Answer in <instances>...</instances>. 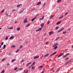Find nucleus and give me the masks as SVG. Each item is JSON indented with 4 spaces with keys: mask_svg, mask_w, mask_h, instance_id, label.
<instances>
[{
    "mask_svg": "<svg viewBox=\"0 0 73 73\" xmlns=\"http://www.w3.org/2000/svg\"><path fill=\"white\" fill-rule=\"evenodd\" d=\"M3 44H4V42H2L1 44V45H3Z\"/></svg>",
    "mask_w": 73,
    "mask_h": 73,
    "instance_id": "37",
    "label": "nucleus"
},
{
    "mask_svg": "<svg viewBox=\"0 0 73 73\" xmlns=\"http://www.w3.org/2000/svg\"><path fill=\"white\" fill-rule=\"evenodd\" d=\"M14 38V36H11L9 38L10 40H12Z\"/></svg>",
    "mask_w": 73,
    "mask_h": 73,
    "instance_id": "13",
    "label": "nucleus"
},
{
    "mask_svg": "<svg viewBox=\"0 0 73 73\" xmlns=\"http://www.w3.org/2000/svg\"><path fill=\"white\" fill-rule=\"evenodd\" d=\"M5 60V58H3V59L2 60V61H4V60Z\"/></svg>",
    "mask_w": 73,
    "mask_h": 73,
    "instance_id": "39",
    "label": "nucleus"
},
{
    "mask_svg": "<svg viewBox=\"0 0 73 73\" xmlns=\"http://www.w3.org/2000/svg\"><path fill=\"white\" fill-rule=\"evenodd\" d=\"M13 27H10V28H8V29H13Z\"/></svg>",
    "mask_w": 73,
    "mask_h": 73,
    "instance_id": "23",
    "label": "nucleus"
},
{
    "mask_svg": "<svg viewBox=\"0 0 73 73\" xmlns=\"http://www.w3.org/2000/svg\"><path fill=\"white\" fill-rule=\"evenodd\" d=\"M64 28H62L60 30H59L58 31V33H59L60 32H61V31H63V30H64Z\"/></svg>",
    "mask_w": 73,
    "mask_h": 73,
    "instance_id": "2",
    "label": "nucleus"
},
{
    "mask_svg": "<svg viewBox=\"0 0 73 73\" xmlns=\"http://www.w3.org/2000/svg\"><path fill=\"white\" fill-rule=\"evenodd\" d=\"M4 11V9H3L1 11V13H3Z\"/></svg>",
    "mask_w": 73,
    "mask_h": 73,
    "instance_id": "43",
    "label": "nucleus"
},
{
    "mask_svg": "<svg viewBox=\"0 0 73 73\" xmlns=\"http://www.w3.org/2000/svg\"><path fill=\"white\" fill-rule=\"evenodd\" d=\"M9 55H11V53H9Z\"/></svg>",
    "mask_w": 73,
    "mask_h": 73,
    "instance_id": "61",
    "label": "nucleus"
},
{
    "mask_svg": "<svg viewBox=\"0 0 73 73\" xmlns=\"http://www.w3.org/2000/svg\"><path fill=\"white\" fill-rule=\"evenodd\" d=\"M53 69H54V68H52V69H51V70H50V71H52V70H53Z\"/></svg>",
    "mask_w": 73,
    "mask_h": 73,
    "instance_id": "55",
    "label": "nucleus"
},
{
    "mask_svg": "<svg viewBox=\"0 0 73 73\" xmlns=\"http://www.w3.org/2000/svg\"><path fill=\"white\" fill-rule=\"evenodd\" d=\"M31 68V66H30L29 67V69H30Z\"/></svg>",
    "mask_w": 73,
    "mask_h": 73,
    "instance_id": "58",
    "label": "nucleus"
},
{
    "mask_svg": "<svg viewBox=\"0 0 73 73\" xmlns=\"http://www.w3.org/2000/svg\"><path fill=\"white\" fill-rule=\"evenodd\" d=\"M61 23V21H59L58 22L56 23V25H59V24H60V23Z\"/></svg>",
    "mask_w": 73,
    "mask_h": 73,
    "instance_id": "11",
    "label": "nucleus"
},
{
    "mask_svg": "<svg viewBox=\"0 0 73 73\" xmlns=\"http://www.w3.org/2000/svg\"><path fill=\"white\" fill-rule=\"evenodd\" d=\"M49 22H50L49 21H48L47 23V25H48V24H49Z\"/></svg>",
    "mask_w": 73,
    "mask_h": 73,
    "instance_id": "48",
    "label": "nucleus"
},
{
    "mask_svg": "<svg viewBox=\"0 0 73 73\" xmlns=\"http://www.w3.org/2000/svg\"><path fill=\"white\" fill-rule=\"evenodd\" d=\"M68 13V12H67L66 13H65L64 14V15H67V14Z\"/></svg>",
    "mask_w": 73,
    "mask_h": 73,
    "instance_id": "56",
    "label": "nucleus"
},
{
    "mask_svg": "<svg viewBox=\"0 0 73 73\" xmlns=\"http://www.w3.org/2000/svg\"><path fill=\"white\" fill-rule=\"evenodd\" d=\"M57 48H58V46H55L54 47V49H57Z\"/></svg>",
    "mask_w": 73,
    "mask_h": 73,
    "instance_id": "29",
    "label": "nucleus"
},
{
    "mask_svg": "<svg viewBox=\"0 0 73 73\" xmlns=\"http://www.w3.org/2000/svg\"><path fill=\"white\" fill-rule=\"evenodd\" d=\"M64 17V15H62L59 18V19H62V18H63V17Z\"/></svg>",
    "mask_w": 73,
    "mask_h": 73,
    "instance_id": "15",
    "label": "nucleus"
},
{
    "mask_svg": "<svg viewBox=\"0 0 73 73\" xmlns=\"http://www.w3.org/2000/svg\"><path fill=\"white\" fill-rule=\"evenodd\" d=\"M19 70H17L16 71V72H18V71H19Z\"/></svg>",
    "mask_w": 73,
    "mask_h": 73,
    "instance_id": "63",
    "label": "nucleus"
},
{
    "mask_svg": "<svg viewBox=\"0 0 73 73\" xmlns=\"http://www.w3.org/2000/svg\"><path fill=\"white\" fill-rule=\"evenodd\" d=\"M22 69H23V68H21L19 69H18V70H22Z\"/></svg>",
    "mask_w": 73,
    "mask_h": 73,
    "instance_id": "49",
    "label": "nucleus"
},
{
    "mask_svg": "<svg viewBox=\"0 0 73 73\" xmlns=\"http://www.w3.org/2000/svg\"><path fill=\"white\" fill-rule=\"evenodd\" d=\"M24 60H23L20 61V62H24Z\"/></svg>",
    "mask_w": 73,
    "mask_h": 73,
    "instance_id": "34",
    "label": "nucleus"
},
{
    "mask_svg": "<svg viewBox=\"0 0 73 73\" xmlns=\"http://www.w3.org/2000/svg\"><path fill=\"white\" fill-rule=\"evenodd\" d=\"M56 53H57V52H54L52 54L50 55V57H52V56H53V55H54V54H56Z\"/></svg>",
    "mask_w": 73,
    "mask_h": 73,
    "instance_id": "7",
    "label": "nucleus"
},
{
    "mask_svg": "<svg viewBox=\"0 0 73 73\" xmlns=\"http://www.w3.org/2000/svg\"><path fill=\"white\" fill-rule=\"evenodd\" d=\"M63 54H64V53H61L57 56V58H59V57H60L62 56Z\"/></svg>",
    "mask_w": 73,
    "mask_h": 73,
    "instance_id": "1",
    "label": "nucleus"
},
{
    "mask_svg": "<svg viewBox=\"0 0 73 73\" xmlns=\"http://www.w3.org/2000/svg\"><path fill=\"white\" fill-rule=\"evenodd\" d=\"M21 48H23V46H21L19 47V49H21Z\"/></svg>",
    "mask_w": 73,
    "mask_h": 73,
    "instance_id": "36",
    "label": "nucleus"
},
{
    "mask_svg": "<svg viewBox=\"0 0 73 73\" xmlns=\"http://www.w3.org/2000/svg\"><path fill=\"white\" fill-rule=\"evenodd\" d=\"M58 43H56L54 45H53L52 46L53 47H54V46H57V45H58Z\"/></svg>",
    "mask_w": 73,
    "mask_h": 73,
    "instance_id": "4",
    "label": "nucleus"
},
{
    "mask_svg": "<svg viewBox=\"0 0 73 73\" xmlns=\"http://www.w3.org/2000/svg\"><path fill=\"white\" fill-rule=\"evenodd\" d=\"M29 26V24H28L27 25H26V27H28Z\"/></svg>",
    "mask_w": 73,
    "mask_h": 73,
    "instance_id": "42",
    "label": "nucleus"
},
{
    "mask_svg": "<svg viewBox=\"0 0 73 73\" xmlns=\"http://www.w3.org/2000/svg\"><path fill=\"white\" fill-rule=\"evenodd\" d=\"M66 33V31H65L64 32H63V34H65Z\"/></svg>",
    "mask_w": 73,
    "mask_h": 73,
    "instance_id": "26",
    "label": "nucleus"
},
{
    "mask_svg": "<svg viewBox=\"0 0 73 73\" xmlns=\"http://www.w3.org/2000/svg\"><path fill=\"white\" fill-rule=\"evenodd\" d=\"M8 39V36H6V38H5V40H7Z\"/></svg>",
    "mask_w": 73,
    "mask_h": 73,
    "instance_id": "32",
    "label": "nucleus"
},
{
    "mask_svg": "<svg viewBox=\"0 0 73 73\" xmlns=\"http://www.w3.org/2000/svg\"><path fill=\"white\" fill-rule=\"evenodd\" d=\"M16 61V60L15 59H13L12 60H11V62H14V61Z\"/></svg>",
    "mask_w": 73,
    "mask_h": 73,
    "instance_id": "25",
    "label": "nucleus"
},
{
    "mask_svg": "<svg viewBox=\"0 0 73 73\" xmlns=\"http://www.w3.org/2000/svg\"><path fill=\"white\" fill-rule=\"evenodd\" d=\"M17 68H15L14 69V70H17Z\"/></svg>",
    "mask_w": 73,
    "mask_h": 73,
    "instance_id": "44",
    "label": "nucleus"
},
{
    "mask_svg": "<svg viewBox=\"0 0 73 73\" xmlns=\"http://www.w3.org/2000/svg\"><path fill=\"white\" fill-rule=\"evenodd\" d=\"M44 18V16H43V17H42V19H43Z\"/></svg>",
    "mask_w": 73,
    "mask_h": 73,
    "instance_id": "54",
    "label": "nucleus"
},
{
    "mask_svg": "<svg viewBox=\"0 0 73 73\" xmlns=\"http://www.w3.org/2000/svg\"><path fill=\"white\" fill-rule=\"evenodd\" d=\"M21 5V4L18 5H17V8H19V7H20Z\"/></svg>",
    "mask_w": 73,
    "mask_h": 73,
    "instance_id": "20",
    "label": "nucleus"
},
{
    "mask_svg": "<svg viewBox=\"0 0 73 73\" xmlns=\"http://www.w3.org/2000/svg\"><path fill=\"white\" fill-rule=\"evenodd\" d=\"M41 4V2L39 1L38 3L36 4V5H40Z\"/></svg>",
    "mask_w": 73,
    "mask_h": 73,
    "instance_id": "10",
    "label": "nucleus"
},
{
    "mask_svg": "<svg viewBox=\"0 0 73 73\" xmlns=\"http://www.w3.org/2000/svg\"><path fill=\"white\" fill-rule=\"evenodd\" d=\"M28 70L27 69V72H26V71L25 70L24 71V73H28Z\"/></svg>",
    "mask_w": 73,
    "mask_h": 73,
    "instance_id": "14",
    "label": "nucleus"
},
{
    "mask_svg": "<svg viewBox=\"0 0 73 73\" xmlns=\"http://www.w3.org/2000/svg\"><path fill=\"white\" fill-rule=\"evenodd\" d=\"M70 54L69 53H67V54H66L65 55L63 56L62 57L64 58H65V57H66V56H67L68 55V54Z\"/></svg>",
    "mask_w": 73,
    "mask_h": 73,
    "instance_id": "5",
    "label": "nucleus"
},
{
    "mask_svg": "<svg viewBox=\"0 0 73 73\" xmlns=\"http://www.w3.org/2000/svg\"><path fill=\"white\" fill-rule=\"evenodd\" d=\"M5 47H6V45L5 44L3 45V49H4L5 48Z\"/></svg>",
    "mask_w": 73,
    "mask_h": 73,
    "instance_id": "28",
    "label": "nucleus"
},
{
    "mask_svg": "<svg viewBox=\"0 0 73 73\" xmlns=\"http://www.w3.org/2000/svg\"><path fill=\"white\" fill-rule=\"evenodd\" d=\"M43 20L42 19V18H40L39 20Z\"/></svg>",
    "mask_w": 73,
    "mask_h": 73,
    "instance_id": "57",
    "label": "nucleus"
},
{
    "mask_svg": "<svg viewBox=\"0 0 73 73\" xmlns=\"http://www.w3.org/2000/svg\"><path fill=\"white\" fill-rule=\"evenodd\" d=\"M43 67V66H38L39 68H42Z\"/></svg>",
    "mask_w": 73,
    "mask_h": 73,
    "instance_id": "24",
    "label": "nucleus"
},
{
    "mask_svg": "<svg viewBox=\"0 0 73 73\" xmlns=\"http://www.w3.org/2000/svg\"><path fill=\"white\" fill-rule=\"evenodd\" d=\"M5 15H6V16H8V14L7 13L5 14Z\"/></svg>",
    "mask_w": 73,
    "mask_h": 73,
    "instance_id": "50",
    "label": "nucleus"
},
{
    "mask_svg": "<svg viewBox=\"0 0 73 73\" xmlns=\"http://www.w3.org/2000/svg\"><path fill=\"white\" fill-rule=\"evenodd\" d=\"M72 62L71 61V60H69L68 61H67L66 63L65 64V65H66V64H69V63H70V62Z\"/></svg>",
    "mask_w": 73,
    "mask_h": 73,
    "instance_id": "3",
    "label": "nucleus"
},
{
    "mask_svg": "<svg viewBox=\"0 0 73 73\" xmlns=\"http://www.w3.org/2000/svg\"><path fill=\"white\" fill-rule=\"evenodd\" d=\"M17 22V21H15V23H16Z\"/></svg>",
    "mask_w": 73,
    "mask_h": 73,
    "instance_id": "62",
    "label": "nucleus"
},
{
    "mask_svg": "<svg viewBox=\"0 0 73 73\" xmlns=\"http://www.w3.org/2000/svg\"><path fill=\"white\" fill-rule=\"evenodd\" d=\"M19 49H18V50L16 51V53H17V52H19Z\"/></svg>",
    "mask_w": 73,
    "mask_h": 73,
    "instance_id": "41",
    "label": "nucleus"
},
{
    "mask_svg": "<svg viewBox=\"0 0 73 73\" xmlns=\"http://www.w3.org/2000/svg\"><path fill=\"white\" fill-rule=\"evenodd\" d=\"M17 30L18 31H19L20 30V28H18L17 29Z\"/></svg>",
    "mask_w": 73,
    "mask_h": 73,
    "instance_id": "31",
    "label": "nucleus"
},
{
    "mask_svg": "<svg viewBox=\"0 0 73 73\" xmlns=\"http://www.w3.org/2000/svg\"><path fill=\"white\" fill-rule=\"evenodd\" d=\"M59 38V37H57L55 39L56 41H57Z\"/></svg>",
    "mask_w": 73,
    "mask_h": 73,
    "instance_id": "33",
    "label": "nucleus"
},
{
    "mask_svg": "<svg viewBox=\"0 0 73 73\" xmlns=\"http://www.w3.org/2000/svg\"><path fill=\"white\" fill-rule=\"evenodd\" d=\"M16 46L15 45H13L12 46V47H13V48H15Z\"/></svg>",
    "mask_w": 73,
    "mask_h": 73,
    "instance_id": "40",
    "label": "nucleus"
},
{
    "mask_svg": "<svg viewBox=\"0 0 73 73\" xmlns=\"http://www.w3.org/2000/svg\"><path fill=\"white\" fill-rule=\"evenodd\" d=\"M23 23H28V21H27V18H26L24 21Z\"/></svg>",
    "mask_w": 73,
    "mask_h": 73,
    "instance_id": "8",
    "label": "nucleus"
},
{
    "mask_svg": "<svg viewBox=\"0 0 73 73\" xmlns=\"http://www.w3.org/2000/svg\"><path fill=\"white\" fill-rule=\"evenodd\" d=\"M25 9V8L23 9L21 11V12H20L19 13H22V12H23V11H24Z\"/></svg>",
    "mask_w": 73,
    "mask_h": 73,
    "instance_id": "16",
    "label": "nucleus"
},
{
    "mask_svg": "<svg viewBox=\"0 0 73 73\" xmlns=\"http://www.w3.org/2000/svg\"><path fill=\"white\" fill-rule=\"evenodd\" d=\"M72 48H73V45L72 46Z\"/></svg>",
    "mask_w": 73,
    "mask_h": 73,
    "instance_id": "64",
    "label": "nucleus"
},
{
    "mask_svg": "<svg viewBox=\"0 0 73 73\" xmlns=\"http://www.w3.org/2000/svg\"><path fill=\"white\" fill-rule=\"evenodd\" d=\"M35 8L34 9L32 10V11H34V10H35Z\"/></svg>",
    "mask_w": 73,
    "mask_h": 73,
    "instance_id": "60",
    "label": "nucleus"
},
{
    "mask_svg": "<svg viewBox=\"0 0 73 73\" xmlns=\"http://www.w3.org/2000/svg\"><path fill=\"white\" fill-rule=\"evenodd\" d=\"M31 69L34 70H35V67H32Z\"/></svg>",
    "mask_w": 73,
    "mask_h": 73,
    "instance_id": "27",
    "label": "nucleus"
},
{
    "mask_svg": "<svg viewBox=\"0 0 73 73\" xmlns=\"http://www.w3.org/2000/svg\"><path fill=\"white\" fill-rule=\"evenodd\" d=\"M58 27H56V28L55 29H58Z\"/></svg>",
    "mask_w": 73,
    "mask_h": 73,
    "instance_id": "51",
    "label": "nucleus"
},
{
    "mask_svg": "<svg viewBox=\"0 0 73 73\" xmlns=\"http://www.w3.org/2000/svg\"><path fill=\"white\" fill-rule=\"evenodd\" d=\"M48 55H49V54H46L44 55V57H47Z\"/></svg>",
    "mask_w": 73,
    "mask_h": 73,
    "instance_id": "18",
    "label": "nucleus"
},
{
    "mask_svg": "<svg viewBox=\"0 0 73 73\" xmlns=\"http://www.w3.org/2000/svg\"><path fill=\"white\" fill-rule=\"evenodd\" d=\"M62 0H58L57 1V3H59V2H60V1H61Z\"/></svg>",
    "mask_w": 73,
    "mask_h": 73,
    "instance_id": "35",
    "label": "nucleus"
},
{
    "mask_svg": "<svg viewBox=\"0 0 73 73\" xmlns=\"http://www.w3.org/2000/svg\"><path fill=\"white\" fill-rule=\"evenodd\" d=\"M4 72H5L4 70H3L1 72V73H4Z\"/></svg>",
    "mask_w": 73,
    "mask_h": 73,
    "instance_id": "30",
    "label": "nucleus"
},
{
    "mask_svg": "<svg viewBox=\"0 0 73 73\" xmlns=\"http://www.w3.org/2000/svg\"><path fill=\"white\" fill-rule=\"evenodd\" d=\"M68 58H69V57H67V58H65V60H68Z\"/></svg>",
    "mask_w": 73,
    "mask_h": 73,
    "instance_id": "45",
    "label": "nucleus"
},
{
    "mask_svg": "<svg viewBox=\"0 0 73 73\" xmlns=\"http://www.w3.org/2000/svg\"><path fill=\"white\" fill-rule=\"evenodd\" d=\"M35 62H34L32 64L33 65H34V64H35Z\"/></svg>",
    "mask_w": 73,
    "mask_h": 73,
    "instance_id": "47",
    "label": "nucleus"
},
{
    "mask_svg": "<svg viewBox=\"0 0 73 73\" xmlns=\"http://www.w3.org/2000/svg\"><path fill=\"white\" fill-rule=\"evenodd\" d=\"M44 72V71H43L41 72V73H43Z\"/></svg>",
    "mask_w": 73,
    "mask_h": 73,
    "instance_id": "59",
    "label": "nucleus"
},
{
    "mask_svg": "<svg viewBox=\"0 0 73 73\" xmlns=\"http://www.w3.org/2000/svg\"><path fill=\"white\" fill-rule=\"evenodd\" d=\"M54 15H51L50 17V19H51V18H52V17H54Z\"/></svg>",
    "mask_w": 73,
    "mask_h": 73,
    "instance_id": "22",
    "label": "nucleus"
},
{
    "mask_svg": "<svg viewBox=\"0 0 73 73\" xmlns=\"http://www.w3.org/2000/svg\"><path fill=\"white\" fill-rule=\"evenodd\" d=\"M16 11V10H13L12 11V12H15Z\"/></svg>",
    "mask_w": 73,
    "mask_h": 73,
    "instance_id": "46",
    "label": "nucleus"
},
{
    "mask_svg": "<svg viewBox=\"0 0 73 73\" xmlns=\"http://www.w3.org/2000/svg\"><path fill=\"white\" fill-rule=\"evenodd\" d=\"M31 63H32V62H30L28 63L26 65V66H28V65H30L31 64Z\"/></svg>",
    "mask_w": 73,
    "mask_h": 73,
    "instance_id": "17",
    "label": "nucleus"
},
{
    "mask_svg": "<svg viewBox=\"0 0 73 73\" xmlns=\"http://www.w3.org/2000/svg\"><path fill=\"white\" fill-rule=\"evenodd\" d=\"M46 45H48V44H49V43L48 42H46Z\"/></svg>",
    "mask_w": 73,
    "mask_h": 73,
    "instance_id": "38",
    "label": "nucleus"
},
{
    "mask_svg": "<svg viewBox=\"0 0 73 73\" xmlns=\"http://www.w3.org/2000/svg\"><path fill=\"white\" fill-rule=\"evenodd\" d=\"M45 3H44V4L42 6V7H44L45 6Z\"/></svg>",
    "mask_w": 73,
    "mask_h": 73,
    "instance_id": "52",
    "label": "nucleus"
},
{
    "mask_svg": "<svg viewBox=\"0 0 73 73\" xmlns=\"http://www.w3.org/2000/svg\"><path fill=\"white\" fill-rule=\"evenodd\" d=\"M70 29H68V31H70Z\"/></svg>",
    "mask_w": 73,
    "mask_h": 73,
    "instance_id": "53",
    "label": "nucleus"
},
{
    "mask_svg": "<svg viewBox=\"0 0 73 73\" xmlns=\"http://www.w3.org/2000/svg\"><path fill=\"white\" fill-rule=\"evenodd\" d=\"M39 57V56H36L33 57L34 59H36V58H38Z\"/></svg>",
    "mask_w": 73,
    "mask_h": 73,
    "instance_id": "6",
    "label": "nucleus"
},
{
    "mask_svg": "<svg viewBox=\"0 0 73 73\" xmlns=\"http://www.w3.org/2000/svg\"><path fill=\"white\" fill-rule=\"evenodd\" d=\"M54 33L53 31H51L49 32V35H52V34H53Z\"/></svg>",
    "mask_w": 73,
    "mask_h": 73,
    "instance_id": "12",
    "label": "nucleus"
},
{
    "mask_svg": "<svg viewBox=\"0 0 73 73\" xmlns=\"http://www.w3.org/2000/svg\"><path fill=\"white\" fill-rule=\"evenodd\" d=\"M44 23H42L41 24V27H42V28H43V27H44Z\"/></svg>",
    "mask_w": 73,
    "mask_h": 73,
    "instance_id": "21",
    "label": "nucleus"
},
{
    "mask_svg": "<svg viewBox=\"0 0 73 73\" xmlns=\"http://www.w3.org/2000/svg\"><path fill=\"white\" fill-rule=\"evenodd\" d=\"M41 30H42V28H40L36 30V32H38V31H41Z\"/></svg>",
    "mask_w": 73,
    "mask_h": 73,
    "instance_id": "9",
    "label": "nucleus"
},
{
    "mask_svg": "<svg viewBox=\"0 0 73 73\" xmlns=\"http://www.w3.org/2000/svg\"><path fill=\"white\" fill-rule=\"evenodd\" d=\"M36 17L33 18V19L32 20H31V21H34V20L35 19H36Z\"/></svg>",
    "mask_w": 73,
    "mask_h": 73,
    "instance_id": "19",
    "label": "nucleus"
}]
</instances>
